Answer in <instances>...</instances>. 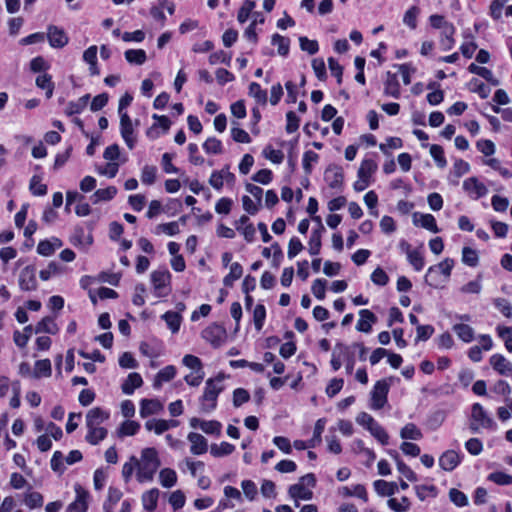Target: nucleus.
<instances>
[{
  "mask_svg": "<svg viewBox=\"0 0 512 512\" xmlns=\"http://www.w3.org/2000/svg\"><path fill=\"white\" fill-rule=\"evenodd\" d=\"M131 461L135 462V465L138 466L137 479L139 482L151 481L161 465L158 452L152 447L142 450L141 462L135 456L131 457Z\"/></svg>",
  "mask_w": 512,
  "mask_h": 512,
  "instance_id": "f257e3e1",
  "label": "nucleus"
},
{
  "mask_svg": "<svg viewBox=\"0 0 512 512\" xmlns=\"http://www.w3.org/2000/svg\"><path fill=\"white\" fill-rule=\"evenodd\" d=\"M225 378L223 373H219L215 379H208L206 381V387L201 397L202 410L210 412L216 408L218 395L223 390V387H216L215 381L222 382Z\"/></svg>",
  "mask_w": 512,
  "mask_h": 512,
  "instance_id": "f03ea898",
  "label": "nucleus"
},
{
  "mask_svg": "<svg viewBox=\"0 0 512 512\" xmlns=\"http://www.w3.org/2000/svg\"><path fill=\"white\" fill-rule=\"evenodd\" d=\"M395 378L390 376L385 379L378 380L372 391H371V408L375 410H379L384 407L387 403V397L390 390V386L394 382Z\"/></svg>",
  "mask_w": 512,
  "mask_h": 512,
  "instance_id": "7ed1b4c3",
  "label": "nucleus"
},
{
  "mask_svg": "<svg viewBox=\"0 0 512 512\" xmlns=\"http://www.w3.org/2000/svg\"><path fill=\"white\" fill-rule=\"evenodd\" d=\"M202 337L214 348H219L227 339V331L222 325L213 323L202 331Z\"/></svg>",
  "mask_w": 512,
  "mask_h": 512,
  "instance_id": "20e7f679",
  "label": "nucleus"
},
{
  "mask_svg": "<svg viewBox=\"0 0 512 512\" xmlns=\"http://www.w3.org/2000/svg\"><path fill=\"white\" fill-rule=\"evenodd\" d=\"M19 287L22 291H34L38 287L36 279V268L28 265L22 269L19 275Z\"/></svg>",
  "mask_w": 512,
  "mask_h": 512,
  "instance_id": "39448f33",
  "label": "nucleus"
},
{
  "mask_svg": "<svg viewBox=\"0 0 512 512\" xmlns=\"http://www.w3.org/2000/svg\"><path fill=\"white\" fill-rule=\"evenodd\" d=\"M324 179L332 189H341L344 182L342 167L336 164L329 165L324 173Z\"/></svg>",
  "mask_w": 512,
  "mask_h": 512,
  "instance_id": "423d86ee",
  "label": "nucleus"
},
{
  "mask_svg": "<svg viewBox=\"0 0 512 512\" xmlns=\"http://www.w3.org/2000/svg\"><path fill=\"white\" fill-rule=\"evenodd\" d=\"M74 489L76 492V499L68 505L66 512H86L88 509V491H86L80 484H75Z\"/></svg>",
  "mask_w": 512,
  "mask_h": 512,
  "instance_id": "0eeeda50",
  "label": "nucleus"
},
{
  "mask_svg": "<svg viewBox=\"0 0 512 512\" xmlns=\"http://www.w3.org/2000/svg\"><path fill=\"white\" fill-rule=\"evenodd\" d=\"M471 419L475 422H479L482 428L496 429V423L491 418L487 412L484 410L483 406L479 403H474L471 408Z\"/></svg>",
  "mask_w": 512,
  "mask_h": 512,
  "instance_id": "6e6552de",
  "label": "nucleus"
},
{
  "mask_svg": "<svg viewBox=\"0 0 512 512\" xmlns=\"http://www.w3.org/2000/svg\"><path fill=\"white\" fill-rule=\"evenodd\" d=\"M47 38L53 48H63L68 44L69 38L65 31L55 25H49L47 28Z\"/></svg>",
  "mask_w": 512,
  "mask_h": 512,
  "instance_id": "1a4fd4ad",
  "label": "nucleus"
},
{
  "mask_svg": "<svg viewBox=\"0 0 512 512\" xmlns=\"http://www.w3.org/2000/svg\"><path fill=\"white\" fill-rule=\"evenodd\" d=\"M313 220L318 224V228L315 229L309 240V253L311 255H318L321 249V234L325 231V227L322 223L320 216H314Z\"/></svg>",
  "mask_w": 512,
  "mask_h": 512,
  "instance_id": "9d476101",
  "label": "nucleus"
},
{
  "mask_svg": "<svg viewBox=\"0 0 512 512\" xmlns=\"http://www.w3.org/2000/svg\"><path fill=\"white\" fill-rule=\"evenodd\" d=\"M463 189L474 199L485 196L488 192L486 186L476 177H470L463 182Z\"/></svg>",
  "mask_w": 512,
  "mask_h": 512,
  "instance_id": "9b49d317",
  "label": "nucleus"
},
{
  "mask_svg": "<svg viewBox=\"0 0 512 512\" xmlns=\"http://www.w3.org/2000/svg\"><path fill=\"white\" fill-rule=\"evenodd\" d=\"M171 274L168 269L155 270L151 273V282L157 291L158 296H162L161 290L170 284Z\"/></svg>",
  "mask_w": 512,
  "mask_h": 512,
  "instance_id": "f8f14e48",
  "label": "nucleus"
},
{
  "mask_svg": "<svg viewBox=\"0 0 512 512\" xmlns=\"http://www.w3.org/2000/svg\"><path fill=\"white\" fill-rule=\"evenodd\" d=\"M360 319L357 322L356 329L360 332L370 333L372 325L377 322V316L368 309L359 311Z\"/></svg>",
  "mask_w": 512,
  "mask_h": 512,
  "instance_id": "ddd939ff",
  "label": "nucleus"
},
{
  "mask_svg": "<svg viewBox=\"0 0 512 512\" xmlns=\"http://www.w3.org/2000/svg\"><path fill=\"white\" fill-rule=\"evenodd\" d=\"M461 461L460 455L454 450L445 451L439 458V465L445 471L454 470Z\"/></svg>",
  "mask_w": 512,
  "mask_h": 512,
  "instance_id": "4468645a",
  "label": "nucleus"
},
{
  "mask_svg": "<svg viewBox=\"0 0 512 512\" xmlns=\"http://www.w3.org/2000/svg\"><path fill=\"white\" fill-rule=\"evenodd\" d=\"M188 440L191 443L190 451L194 455H200L207 452L208 444L206 438L196 432H190L188 434Z\"/></svg>",
  "mask_w": 512,
  "mask_h": 512,
  "instance_id": "2eb2a0df",
  "label": "nucleus"
},
{
  "mask_svg": "<svg viewBox=\"0 0 512 512\" xmlns=\"http://www.w3.org/2000/svg\"><path fill=\"white\" fill-rule=\"evenodd\" d=\"M384 94L398 99L400 97V83L397 75L388 71L386 73V80L384 83Z\"/></svg>",
  "mask_w": 512,
  "mask_h": 512,
  "instance_id": "dca6fc26",
  "label": "nucleus"
},
{
  "mask_svg": "<svg viewBox=\"0 0 512 512\" xmlns=\"http://www.w3.org/2000/svg\"><path fill=\"white\" fill-rule=\"evenodd\" d=\"M109 412L100 407H94L86 414V426H99L109 418Z\"/></svg>",
  "mask_w": 512,
  "mask_h": 512,
  "instance_id": "f3484780",
  "label": "nucleus"
},
{
  "mask_svg": "<svg viewBox=\"0 0 512 512\" xmlns=\"http://www.w3.org/2000/svg\"><path fill=\"white\" fill-rule=\"evenodd\" d=\"M490 364L501 375L512 374V364L502 355L494 354L490 358Z\"/></svg>",
  "mask_w": 512,
  "mask_h": 512,
  "instance_id": "a211bd4d",
  "label": "nucleus"
},
{
  "mask_svg": "<svg viewBox=\"0 0 512 512\" xmlns=\"http://www.w3.org/2000/svg\"><path fill=\"white\" fill-rule=\"evenodd\" d=\"M143 384L142 377L139 373H130L127 379L122 383V392L126 395H132L136 388L141 387Z\"/></svg>",
  "mask_w": 512,
  "mask_h": 512,
  "instance_id": "6ab92c4d",
  "label": "nucleus"
},
{
  "mask_svg": "<svg viewBox=\"0 0 512 512\" xmlns=\"http://www.w3.org/2000/svg\"><path fill=\"white\" fill-rule=\"evenodd\" d=\"M374 490L379 496H392L398 491V485L396 482H388L385 480H376L373 483Z\"/></svg>",
  "mask_w": 512,
  "mask_h": 512,
  "instance_id": "aec40b11",
  "label": "nucleus"
},
{
  "mask_svg": "<svg viewBox=\"0 0 512 512\" xmlns=\"http://www.w3.org/2000/svg\"><path fill=\"white\" fill-rule=\"evenodd\" d=\"M88 433L85 440L91 445H97L100 441L104 440L108 434V431L104 427L100 426H87Z\"/></svg>",
  "mask_w": 512,
  "mask_h": 512,
  "instance_id": "412c9836",
  "label": "nucleus"
},
{
  "mask_svg": "<svg viewBox=\"0 0 512 512\" xmlns=\"http://www.w3.org/2000/svg\"><path fill=\"white\" fill-rule=\"evenodd\" d=\"M59 331V328L57 324L55 323L54 319L50 316H46L42 318L41 321L37 323L35 326L34 332L36 334L38 333H48L55 335Z\"/></svg>",
  "mask_w": 512,
  "mask_h": 512,
  "instance_id": "4be33fe9",
  "label": "nucleus"
},
{
  "mask_svg": "<svg viewBox=\"0 0 512 512\" xmlns=\"http://www.w3.org/2000/svg\"><path fill=\"white\" fill-rule=\"evenodd\" d=\"M288 494L294 500H310L313 496V492L306 489L303 483L291 485L288 489Z\"/></svg>",
  "mask_w": 512,
  "mask_h": 512,
  "instance_id": "5701e85b",
  "label": "nucleus"
},
{
  "mask_svg": "<svg viewBox=\"0 0 512 512\" xmlns=\"http://www.w3.org/2000/svg\"><path fill=\"white\" fill-rule=\"evenodd\" d=\"M175 375H176L175 366L168 365V366L164 367L157 373V375L154 379V383H153L154 388H156V389L160 388L162 386L163 382H168V381L172 380L175 377Z\"/></svg>",
  "mask_w": 512,
  "mask_h": 512,
  "instance_id": "b1692460",
  "label": "nucleus"
},
{
  "mask_svg": "<svg viewBox=\"0 0 512 512\" xmlns=\"http://www.w3.org/2000/svg\"><path fill=\"white\" fill-rule=\"evenodd\" d=\"M446 412L444 410H436L431 412L426 419L425 425L431 431L437 430L445 421Z\"/></svg>",
  "mask_w": 512,
  "mask_h": 512,
  "instance_id": "393cba45",
  "label": "nucleus"
},
{
  "mask_svg": "<svg viewBox=\"0 0 512 512\" xmlns=\"http://www.w3.org/2000/svg\"><path fill=\"white\" fill-rule=\"evenodd\" d=\"M162 409V405L158 400L155 399H143L141 401L140 415L141 417H147L158 413Z\"/></svg>",
  "mask_w": 512,
  "mask_h": 512,
  "instance_id": "a878e982",
  "label": "nucleus"
},
{
  "mask_svg": "<svg viewBox=\"0 0 512 512\" xmlns=\"http://www.w3.org/2000/svg\"><path fill=\"white\" fill-rule=\"evenodd\" d=\"M159 498V490L153 488L142 495L143 507L148 512H153L157 507V501Z\"/></svg>",
  "mask_w": 512,
  "mask_h": 512,
  "instance_id": "bb28decb",
  "label": "nucleus"
},
{
  "mask_svg": "<svg viewBox=\"0 0 512 512\" xmlns=\"http://www.w3.org/2000/svg\"><path fill=\"white\" fill-rule=\"evenodd\" d=\"M117 188L115 186H109L105 189H98L90 197L93 204H97L100 201H109L115 197Z\"/></svg>",
  "mask_w": 512,
  "mask_h": 512,
  "instance_id": "cd10ccee",
  "label": "nucleus"
},
{
  "mask_svg": "<svg viewBox=\"0 0 512 512\" xmlns=\"http://www.w3.org/2000/svg\"><path fill=\"white\" fill-rule=\"evenodd\" d=\"M161 318L166 322L172 333H176L180 329L182 316L178 312L167 311Z\"/></svg>",
  "mask_w": 512,
  "mask_h": 512,
  "instance_id": "c85d7f7f",
  "label": "nucleus"
},
{
  "mask_svg": "<svg viewBox=\"0 0 512 512\" xmlns=\"http://www.w3.org/2000/svg\"><path fill=\"white\" fill-rule=\"evenodd\" d=\"M90 99V94H86L82 97H80L77 101H71L68 103V106H67V109H66V114L68 116H72V115H75V114H80L84 109L85 107L87 106L88 104V101Z\"/></svg>",
  "mask_w": 512,
  "mask_h": 512,
  "instance_id": "c756f323",
  "label": "nucleus"
},
{
  "mask_svg": "<svg viewBox=\"0 0 512 512\" xmlns=\"http://www.w3.org/2000/svg\"><path fill=\"white\" fill-rule=\"evenodd\" d=\"M243 274V267L238 262H234L230 266V273L227 274L223 279V284L226 287H232L234 281L241 278Z\"/></svg>",
  "mask_w": 512,
  "mask_h": 512,
  "instance_id": "7c9ffc66",
  "label": "nucleus"
},
{
  "mask_svg": "<svg viewBox=\"0 0 512 512\" xmlns=\"http://www.w3.org/2000/svg\"><path fill=\"white\" fill-rule=\"evenodd\" d=\"M124 55L130 64L142 65L147 59L146 52L143 49H129L125 51Z\"/></svg>",
  "mask_w": 512,
  "mask_h": 512,
  "instance_id": "2f4dec72",
  "label": "nucleus"
},
{
  "mask_svg": "<svg viewBox=\"0 0 512 512\" xmlns=\"http://www.w3.org/2000/svg\"><path fill=\"white\" fill-rule=\"evenodd\" d=\"M377 163L372 159H364L358 169V178H365L370 181L371 175L377 170Z\"/></svg>",
  "mask_w": 512,
  "mask_h": 512,
  "instance_id": "473e14b6",
  "label": "nucleus"
},
{
  "mask_svg": "<svg viewBox=\"0 0 512 512\" xmlns=\"http://www.w3.org/2000/svg\"><path fill=\"white\" fill-rule=\"evenodd\" d=\"M453 331L457 334V336L464 342H471L474 339V330L471 326L467 324H455L453 326Z\"/></svg>",
  "mask_w": 512,
  "mask_h": 512,
  "instance_id": "72a5a7b5",
  "label": "nucleus"
},
{
  "mask_svg": "<svg viewBox=\"0 0 512 512\" xmlns=\"http://www.w3.org/2000/svg\"><path fill=\"white\" fill-rule=\"evenodd\" d=\"M400 436L402 439L420 440L423 434L414 423H408L401 429Z\"/></svg>",
  "mask_w": 512,
  "mask_h": 512,
  "instance_id": "f704fd0d",
  "label": "nucleus"
},
{
  "mask_svg": "<svg viewBox=\"0 0 512 512\" xmlns=\"http://www.w3.org/2000/svg\"><path fill=\"white\" fill-rule=\"evenodd\" d=\"M52 373L51 362L49 359L38 360L35 362L33 377L40 378L42 376L49 377Z\"/></svg>",
  "mask_w": 512,
  "mask_h": 512,
  "instance_id": "c9c22d12",
  "label": "nucleus"
},
{
  "mask_svg": "<svg viewBox=\"0 0 512 512\" xmlns=\"http://www.w3.org/2000/svg\"><path fill=\"white\" fill-rule=\"evenodd\" d=\"M272 45H278V53L281 56H287L289 53L290 40L278 33L272 35L271 38Z\"/></svg>",
  "mask_w": 512,
  "mask_h": 512,
  "instance_id": "e433bc0d",
  "label": "nucleus"
},
{
  "mask_svg": "<svg viewBox=\"0 0 512 512\" xmlns=\"http://www.w3.org/2000/svg\"><path fill=\"white\" fill-rule=\"evenodd\" d=\"M336 349H339L340 354H343L346 359V372L351 374L353 372L355 366V358L354 354L350 352V347L344 345L343 343H337Z\"/></svg>",
  "mask_w": 512,
  "mask_h": 512,
  "instance_id": "4c0bfd02",
  "label": "nucleus"
},
{
  "mask_svg": "<svg viewBox=\"0 0 512 512\" xmlns=\"http://www.w3.org/2000/svg\"><path fill=\"white\" fill-rule=\"evenodd\" d=\"M160 483L163 487L170 488L177 482V475L173 469L164 468L159 473Z\"/></svg>",
  "mask_w": 512,
  "mask_h": 512,
  "instance_id": "58836bf2",
  "label": "nucleus"
},
{
  "mask_svg": "<svg viewBox=\"0 0 512 512\" xmlns=\"http://www.w3.org/2000/svg\"><path fill=\"white\" fill-rule=\"evenodd\" d=\"M325 419H318L315 423L313 437L309 440V448H315L322 441V433L325 428Z\"/></svg>",
  "mask_w": 512,
  "mask_h": 512,
  "instance_id": "ea45409f",
  "label": "nucleus"
},
{
  "mask_svg": "<svg viewBox=\"0 0 512 512\" xmlns=\"http://www.w3.org/2000/svg\"><path fill=\"white\" fill-rule=\"evenodd\" d=\"M234 450H235L234 445H232L228 442H222L220 445L212 444L210 453L214 457H223V456L232 454Z\"/></svg>",
  "mask_w": 512,
  "mask_h": 512,
  "instance_id": "a19ab883",
  "label": "nucleus"
},
{
  "mask_svg": "<svg viewBox=\"0 0 512 512\" xmlns=\"http://www.w3.org/2000/svg\"><path fill=\"white\" fill-rule=\"evenodd\" d=\"M455 33V27L453 24L445 26V29L441 32V45L444 50H450L454 45L453 35Z\"/></svg>",
  "mask_w": 512,
  "mask_h": 512,
  "instance_id": "79ce46f5",
  "label": "nucleus"
},
{
  "mask_svg": "<svg viewBox=\"0 0 512 512\" xmlns=\"http://www.w3.org/2000/svg\"><path fill=\"white\" fill-rule=\"evenodd\" d=\"M140 428V424L136 421H124L118 429V436H132L135 435Z\"/></svg>",
  "mask_w": 512,
  "mask_h": 512,
  "instance_id": "37998d69",
  "label": "nucleus"
},
{
  "mask_svg": "<svg viewBox=\"0 0 512 512\" xmlns=\"http://www.w3.org/2000/svg\"><path fill=\"white\" fill-rule=\"evenodd\" d=\"M255 6L256 4L252 0H245L243 2L237 14V20L239 21V23L243 24L248 20Z\"/></svg>",
  "mask_w": 512,
  "mask_h": 512,
  "instance_id": "c03bdc74",
  "label": "nucleus"
},
{
  "mask_svg": "<svg viewBox=\"0 0 512 512\" xmlns=\"http://www.w3.org/2000/svg\"><path fill=\"white\" fill-rule=\"evenodd\" d=\"M387 504H388L389 508L395 512L407 511V510H409L410 505H411L409 498L406 496H403L401 498V501H397V499H395V498H390L387 501Z\"/></svg>",
  "mask_w": 512,
  "mask_h": 512,
  "instance_id": "a18cd8bd",
  "label": "nucleus"
},
{
  "mask_svg": "<svg viewBox=\"0 0 512 512\" xmlns=\"http://www.w3.org/2000/svg\"><path fill=\"white\" fill-rule=\"evenodd\" d=\"M24 502L29 508L34 509L42 507L44 499L39 492H28L25 494Z\"/></svg>",
  "mask_w": 512,
  "mask_h": 512,
  "instance_id": "49530a36",
  "label": "nucleus"
},
{
  "mask_svg": "<svg viewBox=\"0 0 512 512\" xmlns=\"http://www.w3.org/2000/svg\"><path fill=\"white\" fill-rule=\"evenodd\" d=\"M30 191L35 196H44L47 194V185L41 183V177L34 175L30 180Z\"/></svg>",
  "mask_w": 512,
  "mask_h": 512,
  "instance_id": "de8ad7c7",
  "label": "nucleus"
},
{
  "mask_svg": "<svg viewBox=\"0 0 512 512\" xmlns=\"http://www.w3.org/2000/svg\"><path fill=\"white\" fill-rule=\"evenodd\" d=\"M266 318V309L263 304H257L253 311V321L255 328L260 331L263 328Z\"/></svg>",
  "mask_w": 512,
  "mask_h": 512,
  "instance_id": "09e8293b",
  "label": "nucleus"
},
{
  "mask_svg": "<svg viewBox=\"0 0 512 512\" xmlns=\"http://www.w3.org/2000/svg\"><path fill=\"white\" fill-rule=\"evenodd\" d=\"M430 154L435 160L436 164L440 168H444L447 165L446 158L444 156V150L440 145L432 144L430 146Z\"/></svg>",
  "mask_w": 512,
  "mask_h": 512,
  "instance_id": "8fccbe9b",
  "label": "nucleus"
},
{
  "mask_svg": "<svg viewBox=\"0 0 512 512\" xmlns=\"http://www.w3.org/2000/svg\"><path fill=\"white\" fill-rule=\"evenodd\" d=\"M462 261L470 267L477 266L479 261L477 252L470 247H464L462 250Z\"/></svg>",
  "mask_w": 512,
  "mask_h": 512,
  "instance_id": "3c124183",
  "label": "nucleus"
},
{
  "mask_svg": "<svg viewBox=\"0 0 512 512\" xmlns=\"http://www.w3.org/2000/svg\"><path fill=\"white\" fill-rule=\"evenodd\" d=\"M368 431L382 444L387 445L389 436L387 432L384 430V428L378 424L377 422L374 423L373 426L368 427Z\"/></svg>",
  "mask_w": 512,
  "mask_h": 512,
  "instance_id": "603ef678",
  "label": "nucleus"
},
{
  "mask_svg": "<svg viewBox=\"0 0 512 512\" xmlns=\"http://www.w3.org/2000/svg\"><path fill=\"white\" fill-rule=\"evenodd\" d=\"M424 281L426 284H428L431 287L439 288L441 284V280L439 277V271L437 270V266H431L429 267Z\"/></svg>",
  "mask_w": 512,
  "mask_h": 512,
  "instance_id": "864d4df0",
  "label": "nucleus"
},
{
  "mask_svg": "<svg viewBox=\"0 0 512 512\" xmlns=\"http://www.w3.org/2000/svg\"><path fill=\"white\" fill-rule=\"evenodd\" d=\"M249 95L253 96L261 104H266L267 102V92L262 90L261 86L256 82L250 83Z\"/></svg>",
  "mask_w": 512,
  "mask_h": 512,
  "instance_id": "5fc2aeb1",
  "label": "nucleus"
},
{
  "mask_svg": "<svg viewBox=\"0 0 512 512\" xmlns=\"http://www.w3.org/2000/svg\"><path fill=\"white\" fill-rule=\"evenodd\" d=\"M203 149L208 154H221L222 142L214 137L208 138L203 144Z\"/></svg>",
  "mask_w": 512,
  "mask_h": 512,
  "instance_id": "6e6d98bb",
  "label": "nucleus"
},
{
  "mask_svg": "<svg viewBox=\"0 0 512 512\" xmlns=\"http://www.w3.org/2000/svg\"><path fill=\"white\" fill-rule=\"evenodd\" d=\"M449 499L458 507H464L468 504L467 496L456 488H451L449 491Z\"/></svg>",
  "mask_w": 512,
  "mask_h": 512,
  "instance_id": "4d7b16f0",
  "label": "nucleus"
},
{
  "mask_svg": "<svg viewBox=\"0 0 512 512\" xmlns=\"http://www.w3.org/2000/svg\"><path fill=\"white\" fill-rule=\"evenodd\" d=\"M156 166L145 165L142 169L141 181L144 184L152 185L156 180Z\"/></svg>",
  "mask_w": 512,
  "mask_h": 512,
  "instance_id": "13d9d810",
  "label": "nucleus"
},
{
  "mask_svg": "<svg viewBox=\"0 0 512 512\" xmlns=\"http://www.w3.org/2000/svg\"><path fill=\"white\" fill-rule=\"evenodd\" d=\"M419 12L420 10L417 6H412L405 12L403 22L411 29H415L417 27V16Z\"/></svg>",
  "mask_w": 512,
  "mask_h": 512,
  "instance_id": "bf43d9fd",
  "label": "nucleus"
},
{
  "mask_svg": "<svg viewBox=\"0 0 512 512\" xmlns=\"http://www.w3.org/2000/svg\"><path fill=\"white\" fill-rule=\"evenodd\" d=\"M326 285H327V280H325V279H316V280H314V282L312 284V287H311V290H312L313 295L317 299L323 300L325 298V295H326Z\"/></svg>",
  "mask_w": 512,
  "mask_h": 512,
  "instance_id": "052dcab7",
  "label": "nucleus"
},
{
  "mask_svg": "<svg viewBox=\"0 0 512 512\" xmlns=\"http://www.w3.org/2000/svg\"><path fill=\"white\" fill-rule=\"evenodd\" d=\"M420 225L433 233H438L440 231L436 224L435 217L431 214H421Z\"/></svg>",
  "mask_w": 512,
  "mask_h": 512,
  "instance_id": "680f3d73",
  "label": "nucleus"
},
{
  "mask_svg": "<svg viewBox=\"0 0 512 512\" xmlns=\"http://www.w3.org/2000/svg\"><path fill=\"white\" fill-rule=\"evenodd\" d=\"M221 423L216 420L211 421H202L201 422V430L206 434L210 435H220L221 433Z\"/></svg>",
  "mask_w": 512,
  "mask_h": 512,
  "instance_id": "e2e57ef3",
  "label": "nucleus"
},
{
  "mask_svg": "<svg viewBox=\"0 0 512 512\" xmlns=\"http://www.w3.org/2000/svg\"><path fill=\"white\" fill-rule=\"evenodd\" d=\"M299 42H300V48L303 51L308 52L310 55L316 54L319 50V45L316 40H310L305 36H301L299 38Z\"/></svg>",
  "mask_w": 512,
  "mask_h": 512,
  "instance_id": "0e129e2a",
  "label": "nucleus"
},
{
  "mask_svg": "<svg viewBox=\"0 0 512 512\" xmlns=\"http://www.w3.org/2000/svg\"><path fill=\"white\" fill-rule=\"evenodd\" d=\"M250 400L249 392L244 388H237L233 392V405L240 407L242 404Z\"/></svg>",
  "mask_w": 512,
  "mask_h": 512,
  "instance_id": "69168bd1",
  "label": "nucleus"
},
{
  "mask_svg": "<svg viewBox=\"0 0 512 512\" xmlns=\"http://www.w3.org/2000/svg\"><path fill=\"white\" fill-rule=\"evenodd\" d=\"M488 479L498 485H510L512 484V475L504 472H493L489 474Z\"/></svg>",
  "mask_w": 512,
  "mask_h": 512,
  "instance_id": "338daca9",
  "label": "nucleus"
},
{
  "mask_svg": "<svg viewBox=\"0 0 512 512\" xmlns=\"http://www.w3.org/2000/svg\"><path fill=\"white\" fill-rule=\"evenodd\" d=\"M498 335L505 340V347L512 351V327H497Z\"/></svg>",
  "mask_w": 512,
  "mask_h": 512,
  "instance_id": "774afa93",
  "label": "nucleus"
}]
</instances>
